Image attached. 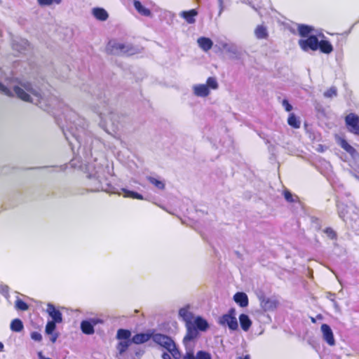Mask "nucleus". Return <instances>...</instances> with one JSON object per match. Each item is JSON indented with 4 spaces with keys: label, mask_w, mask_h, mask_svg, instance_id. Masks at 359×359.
I'll return each instance as SVG.
<instances>
[{
    "label": "nucleus",
    "mask_w": 359,
    "mask_h": 359,
    "mask_svg": "<svg viewBox=\"0 0 359 359\" xmlns=\"http://www.w3.org/2000/svg\"><path fill=\"white\" fill-rule=\"evenodd\" d=\"M206 86L212 89H217L218 88V83L215 78L209 77L207 80Z\"/></svg>",
    "instance_id": "44"
},
{
    "label": "nucleus",
    "mask_w": 359,
    "mask_h": 359,
    "mask_svg": "<svg viewBox=\"0 0 359 359\" xmlns=\"http://www.w3.org/2000/svg\"><path fill=\"white\" fill-rule=\"evenodd\" d=\"M148 181L153 184L155 187H156L158 189L163 190L165 188V183L163 181L153 177H147Z\"/></svg>",
    "instance_id": "33"
},
{
    "label": "nucleus",
    "mask_w": 359,
    "mask_h": 359,
    "mask_svg": "<svg viewBox=\"0 0 359 359\" xmlns=\"http://www.w3.org/2000/svg\"><path fill=\"white\" fill-rule=\"evenodd\" d=\"M298 43L304 51L317 50L319 47V39L316 35H310L306 39L299 40Z\"/></svg>",
    "instance_id": "9"
},
{
    "label": "nucleus",
    "mask_w": 359,
    "mask_h": 359,
    "mask_svg": "<svg viewBox=\"0 0 359 359\" xmlns=\"http://www.w3.org/2000/svg\"><path fill=\"white\" fill-rule=\"evenodd\" d=\"M320 331L322 332V336L323 340L329 345V346H334L335 345V339L334 337L333 332L330 327V325L327 324H323L320 327Z\"/></svg>",
    "instance_id": "12"
},
{
    "label": "nucleus",
    "mask_w": 359,
    "mask_h": 359,
    "mask_svg": "<svg viewBox=\"0 0 359 359\" xmlns=\"http://www.w3.org/2000/svg\"><path fill=\"white\" fill-rule=\"evenodd\" d=\"M239 321L242 330L245 332L248 331L252 325V321L249 316L244 313L241 314L239 316Z\"/></svg>",
    "instance_id": "22"
},
{
    "label": "nucleus",
    "mask_w": 359,
    "mask_h": 359,
    "mask_svg": "<svg viewBox=\"0 0 359 359\" xmlns=\"http://www.w3.org/2000/svg\"><path fill=\"white\" fill-rule=\"evenodd\" d=\"M339 216L345 222L346 224L351 225L353 222H356L359 219V210L353 206H350L348 208V215L344 212V209L346 208V205L343 203H337Z\"/></svg>",
    "instance_id": "6"
},
{
    "label": "nucleus",
    "mask_w": 359,
    "mask_h": 359,
    "mask_svg": "<svg viewBox=\"0 0 359 359\" xmlns=\"http://www.w3.org/2000/svg\"><path fill=\"white\" fill-rule=\"evenodd\" d=\"M0 292H1L6 298H8V287L4 285H0Z\"/></svg>",
    "instance_id": "46"
},
{
    "label": "nucleus",
    "mask_w": 359,
    "mask_h": 359,
    "mask_svg": "<svg viewBox=\"0 0 359 359\" xmlns=\"http://www.w3.org/2000/svg\"><path fill=\"white\" fill-rule=\"evenodd\" d=\"M10 327L13 332H19L23 330L24 327L21 320L16 318L12 320Z\"/></svg>",
    "instance_id": "32"
},
{
    "label": "nucleus",
    "mask_w": 359,
    "mask_h": 359,
    "mask_svg": "<svg viewBox=\"0 0 359 359\" xmlns=\"http://www.w3.org/2000/svg\"><path fill=\"white\" fill-rule=\"evenodd\" d=\"M63 114L67 123V131L69 133H65L66 139L73 151L77 149L79 157L88 161L93 156V145L98 144L99 140L94 138L87 130L86 121L74 111L66 107Z\"/></svg>",
    "instance_id": "2"
},
{
    "label": "nucleus",
    "mask_w": 359,
    "mask_h": 359,
    "mask_svg": "<svg viewBox=\"0 0 359 359\" xmlns=\"http://www.w3.org/2000/svg\"><path fill=\"white\" fill-rule=\"evenodd\" d=\"M198 46L205 52L210 50L213 45L212 40L207 37H200L197 40Z\"/></svg>",
    "instance_id": "19"
},
{
    "label": "nucleus",
    "mask_w": 359,
    "mask_h": 359,
    "mask_svg": "<svg viewBox=\"0 0 359 359\" xmlns=\"http://www.w3.org/2000/svg\"><path fill=\"white\" fill-rule=\"evenodd\" d=\"M233 300L241 307H246L248 305V297L244 292H236L233 296Z\"/></svg>",
    "instance_id": "20"
},
{
    "label": "nucleus",
    "mask_w": 359,
    "mask_h": 359,
    "mask_svg": "<svg viewBox=\"0 0 359 359\" xmlns=\"http://www.w3.org/2000/svg\"><path fill=\"white\" fill-rule=\"evenodd\" d=\"M349 207H350V206H347V205H346V209H344V213H345L346 215H348V213H349V212H348Z\"/></svg>",
    "instance_id": "56"
},
{
    "label": "nucleus",
    "mask_w": 359,
    "mask_h": 359,
    "mask_svg": "<svg viewBox=\"0 0 359 359\" xmlns=\"http://www.w3.org/2000/svg\"><path fill=\"white\" fill-rule=\"evenodd\" d=\"M311 320H312V322L315 323L314 318H312Z\"/></svg>",
    "instance_id": "59"
},
{
    "label": "nucleus",
    "mask_w": 359,
    "mask_h": 359,
    "mask_svg": "<svg viewBox=\"0 0 359 359\" xmlns=\"http://www.w3.org/2000/svg\"><path fill=\"white\" fill-rule=\"evenodd\" d=\"M284 196H285V200L287 201H288V202H293L294 201L293 196L292 195V194L289 191H285Z\"/></svg>",
    "instance_id": "49"
},
{
    "label": "nucleus",
    "mask_w": 359,
    "mask_h": 359,
    "mask_svg": "<svg viewBox=\"0 0 359 359\" xmlns=\"http://www.w3.org/2000/svg\"><path fill=\"white\" fill-rule=\"evenodd\" d=\"M260 306L264 311H274L278 305V302L274 298L261 297L260 299Z\"/></svg>",
    "instance_id": "13"
},
{
    "label": "nucleus",
    "mask_w": 359,
    "mask_h": 359,
    "mask_svg": "<svg viewBox=\"0 0 359 359\" xmlns=\"http://www.w3.org/2000/svg\"><path fill=\"white\" fill-rule=\"evenodd\" d=\"M337 95V89L332 86L324 93V96L327 98H332Z\"/></svg>",
    "instance_id": "41"
},
{
    "label": "nucleus",
    "mask_w": 359,
    "mask_h": 359,
    "mask_svg": "<svg viewBox=\"0 0 359 359\" xmlns=\"http://www.w3.org/2000/svg\"><path fill=\"white\" fill-rule=\"evenodd\" d=\"M162 358L163 359H171L170 354H168L167 353H163Z\"/></svg>",
    "instance_id": "52"
},
{
    "label": "nucleus",
    "mask_w": 359,
    "mask_h": 359,
    "mask_svg": "<svg viewBox=\"0 0 359 359\" xmlns=\"http://www.w3.org/2000/svg\"><path fill=\"white\" fill-rule=\"evenodd\" d=\"M339 144L342 149H344L347 153L350 154L352 156L357 153L356 150L344 139L340 140Z\"/></svg>",
    "instance_id": "31"
},
{
    "label": "nucleus",
    "mask_w": 359,
    "mask_h": 359,
    "mask_svg": "<svg viewBox=\"0 0 359 359\" xmlns=\"http://www.w3.org/2000/svg\"><path fill=\"white\" fill-rule=\"evenodd\" d=\"M102 320L97 318H91L88 320H83L81 323V331L86 334H93L95 332L94 326L102 323Z\"/></svg>",
    "instance_id": "11"
},
{
    "label": "nucleus",
    "mask_w": 359,
    "mask_h": 359,
    "mask_svg": "<svg viewBox=\"0 0 359 359\" xmlns=\"http://www.w3.org/2000/svg\"><path fill=\"white\" fill-rule=\"evenodd\" d=\"M282 105L287 111H290L292 109V106L289 103L288 100L286 99H284L282 101Z\"/></svg>",
    "instance_id": "47"
},
{
    "label": "nucleus",
    "mask_w": 359,
    "mask_h": 359,
    "mask_svg": "<svg viewBox=\"0 0 359 359\" xmlns=\"http://www.w3.org/2000/svg\"><path fill=\"white\" fill-rule=\"evenodd\" d=\"M37 2L41 6H48L53 4H60L62 0H37Z\"/></svg>",
    "instance_id": "38"
},
{
    "label": "nucleus",
    "mask_w": 359,
    "mask_h": 359,
    "mask_svg": "<svg viewBox=\"0 0 359 359\" xmlns=\"http://www.w3.org/2000/svg\"><path fill=\"white\" fill-rule=\"evenodd\" d=\"M237 359H250V356L249 355H245L244 356H239Z\"/></svg>",
    "instance_id": "54"
},
{
    "label": "nucleus",
    "mask_w": 359,
    "mask_h": 359,
    "mask_svg": "<svg viewBox=\"0 0 359 359\" xmlns=\"http://www.w3.org/2000/svg\"><path fill=\"white\" fill-rule=\"evenodd\" d=\"M56 323L53 321H48L46 325V333L47 334H52L53 333V331L56 328Z\"/></svg>",
    "instance_id": "40"
},
{
    "label": "nucleus",
    "mask_w": 359,
    "mask_h": 359,
    "mask_svg": "<svg viewBox=\"0 0 359 359\" xmlns=\"http://www.w3.org/2000/svg\"><path fill=\"white\" fill-rule=\"evenodd\" d=\"M134 7L136 11L142 15L149 17L151 15L150 10L144 7L139 1H134Z\"/></svg>",
    "instance_id": "26"
},
{
    "label": "nucleus",
    "mask_w": 359,
    "mask_h": 359,
    "mask_svg": "<svg viewBox=\"0 0 359 359\" xmlns=\"http://www.w3.org/2000/svg\"><path fill=\"white\" fill-rule=\"evenodd\" d=\"M193 323L194 324L195 327L197 328L198 331H205L208 327L207 321L200 316L196 317L193 320Z\"/></svg>",
    "instance_id": "28"
},
{
    "label": "nucleus",
    "mask_w": 359,
    "mask_h": 359,
    "mask_svg": "<svg viewBox=\"0 0 359 359\" xmlns=\"http://www.w3.org/2000/svg\"><path fill=\"white\" fill-rule=\"evenodd\" d=\"M131 341L130 340L126 341H121L117 345V350L118 351L119 354H123L126 351L129 346L130 345Z\"/></svg>",
    "instance_id": "36"
},
{
    "label": "nucleus",
    "mask_w": 359,
    "mask_h": 359,
    "mask_svg": "<svg viewBox=\"0 0 359 359\" xmlns=\"http://www.w3.org/2000/svg\"><path fill=\"white\" fill-rule=\"evenodd\" d=\"M219 325L227 326L231 330H236L238 327L236 312L234 308L229 309L227 313L222 315L218 320Z\"/></svg>",
    "instance_id": "7"
},
{
    "label": "nucleus",
    "mask_w": 359,
    "mask_h": 359,
    "mask_svg": "<svg viewBox=\"0 0 359 359\" xmlns=\"http://www.w3.org/2000/svg\"><path fill=\"white\" fill-rule=\"evenodd\" d=\"M4 346L2 342H0V352L4 351Z\"/></svg>",
    "instance_id": "55"
},
{
    "label": "nucleus",
    "mask_w": 359,
    "mask_h": 359,
    "mask_svg": "<svg viewBox=\"0 0 359 359\" xmlns=\"http://www.w3.org/2000/svg\"><path fill=\"white\" fill-rule=\"evenodd\" d=\"M187 353L183 356V359H196V354L194 355L193 351V346H189Z\"/></svg>",
    "instance_id": "43"
},
{
    "label": "nucleus",
    "mask_w": 359,
    "mask_h": 359,
    "mask_svg": "<svg viewBox=\"0 0 359 359\" xmlns=\"http://www.w3.org/2000/svg\"><path fill=\"white\" fill-rule=\"evenodd\" d=\"M196 359H212L209 352L205 351H198L196 353Z\"/></svg>",
    "instance_id": "42"
},
{
    "label": "nucleus",
    "mask_w": 359,
    "mask_h": 359,
    "mask_svg": "<svg viewBox=\"0 0 359 359\" xmlns=\"http://www.w3.org/2000/svg\"><path fill=\"white\" fill-rule=\"evenodd\" d=\"M355 177L359 180V176L357 175H355Z\"/></svg>",
    "instance_id": "58"
},
{
    "label": "nucleus",
    "mask_w": 359,
    "mask_h": 359,
    "mask_svg": "<svg viewBox=\"0 0 359 359\" xmlns=\"http://www.w3.org/2000/svg\"><path fill=\"white\" fill-rule=\"evenodd\" d=\"M345 126L347 130L359 136V116L355 113H349L344 118Z\"/></svg>",
    "instance_id": "8"
},
{
    "label": "nucleus",
    "mask_w": 359,
    "mask_h": 359,
    "mask_svg": "<svg viewBox=\"0 0 359 359\" xmlns=\"http://www.w3.org/2000/svg\"><path fill=\"white\" fill-rule=\"evenodd\" d=\"M121 190L124 193V197H128V198H136V199H140V200L143 199V196L137 192H135L133 191H129L126 189H122Z\"/></svg>",
    "instance_id": "37"
},
{
    "label": "nucleus",
    "mask_w": 359,
    "mask_h": 359,
    "mask_svg": "<svg viewBox=\"0 0 359 359\" xmlns=\"http://www.w3.org/2000/svg\"><path fill=\"white\" fill-rule=\"evenodd\" d=\"M287 123L294 128H299L300 127V121L294 114H290Z\"/></svg>",
    "instance_id": "35"
},
{
    "label": "nucleus",
    "mask_w": 359,
    "mask_h": 359,
    "mask_svg": "<svg viewBox=\"0 0 359 359\" xmlns=\"http://www.w3.org/2000/svg\"><path fill=\"white\" fill-rule=\"evenodd\" d=\"M107 50L114 55H133L137 53V48L130 43H125L115 41L109 42Z\"/></svg>",
    "instance_id": "4"
},
{
    "label": "nucleus",
    "mask_w": 359,
    "mask_h": 359,
    "mask_svg": "<svg viewBox=\"0 0 359 359\" xmlns=\"http://www.w3.org/2000/svg\"><path fill=\"white\" fill-rule=\"evenodd\" d=\"M197 14L198 13L195 9H191L189 11L181 12L180 15L188 23L192 24L195 22V17L197 15Z\"/></svg>",
    "instance_id": "21"
},
{
    "label": "nucleus",
    "mask_w": 359,
    "mask_h": 359,
    "mask_svg": "<svg viewBox=\"0 0 359 359\" xmlns=\"http://www.w3.org/2000/svg\"><path fill=\"white\" fill-rule=\"evenodd\" d=\"M31 338H32V339H33L36 341H41L42 339V336L38 332H33L31 333Z\"/></svg>",
    "instance_id": "45"
},
{
    "label": "nucleus",
    "mask_w": 359,
    "mask_h": 359,
    "mask_svg": "<svg viewBox=\"0 0 359 359\" xmlns=\"http://www.w3.org/2000/svg\"><path fill=\"white\" fill-rule=\"evenodd\" d=\"M318 37L321 39L320 41H319L318 49L325 54L332 53L333 51V46L329 41L323 39V38H325L324 34H320L318 35Z\"/></svg>",
    "instance_id": "16"
},
{
    "label": "nucleus",
    "mask_w": 359,
    "mask_h": 359,
    "mask_svg": "<svg viewBox=\"0 0 359 359\" xmlns=\"http://www.w3.org/2000/svg\"><path fill=\"white\" fill-rule=\"evenodd\" d=\"M86 170L88 172L86 184L90 191L114 192L104 174V168L101 164L92 165L88 161Z\"/></svg>",
    "instance_id": "3"
},
{
    "label": "nucleus",
    "mask_w": 359,
    "mask_h": 359,
    "mask_svg": "<svg viewBox=\"0 0 359 359\" xmlns=\"http://www.w3.org/2000/svg\"><path fill=\"white\" fill-rule=\"evenodd\" d=\"M220 46L224 51L233 55H236L238 53V48L234 43L221 42Z\"/></svg>",
    "instance_id": "23"
},
{
    "label": "nucleus",
    "mask_w": 359,
    "mask_h": 359,
    "mask_svg": "<svg viewBox=\"0 0 359 359\" xmlns=\"http://www.w3.org/2000/svg\"><path fill=\"white\" fill-rule=\"evenodd\" d=\"M153 331H149L147 333H139L134 335L132 338V342L135 344H141L148 341L152 337Z\"/></svg>",
    "instance_id": "17"
},
{
    "label": "nucleus",
    "mask_w": 359,
    "mask_h": 359,
    "mask_svg": "<svg viewBox=\"0 0 359 359\" xmlns=\"http://www.w3.org/2000/svg\"><path fill=\"white\" fill-rule=\"evenodd\" d=\"M179 316L186 325L194 324L193 320L195 319L194 314L190 311V307L189 306L183 307L179 311Z\"/></svg>",
    "instance_id": "14"
},
{
    "label": "nucleus",
    "mask_w": 359,
    "mask_h": 359,
    "mask_svg": "<svg viewBox=\"0 0 359 359\" xmlns=\"http://www.w3.org/2000/svg\"><path fill=\"white\" fill-rule=\"evenodd\" d=\"M58 335L57 334L55 333V334H52V337L50 338V341L54 343L55 342V341L57 340V338Z\"/></svg>",
    "instance_id": "50"
},
{
    "label": "nucleus",
    "mask_w": 359,
    "mask_h": 359,
    "mask_svg": "<svg viewBox=\"0 0 359 359\" xmlns=\"http://www.w3.org/2000/svg\"><path fill=\"white\" fill-rule=\"evenodd\" d=\"M28 46L29 43L26 39H20L18 40H14L13 43V49L17 50L19 52L26 50Z\"/></svg>",
    "instance_id": "27"
},
{
    "label": "nucleus",
    "mask_w": 359,
    "mask_h": 359,
    "mask_svg": "<svg viewBox=\"0 0 359 359\" xmlns=\"http://www.w3.org/2000/svg\"><path fill=\"white\" fill-rule=\"evenodd\" d=\"M325 233L327 234V236L330 238L331 239H334L336 237V233L334 231V230L331 228H327L325 230Z\"/></svg>",
    "instance_id": "48"
},
{
    "label": "nucleus",
    "mask_w": 359,
    "mask_h": 359,
    "mask_svg": "<svg viewBox=\"0 0 359 359\" xmlns=\"http://www.w3.org/2000/svg\"><path fill=\"white\" fill-rule=\"evenodd\" d=\"M218 2L220 7L219 13H221L223 10V0H218Z\"/></svg>",
    "instance_id": "53"
},
{
    "label": "nucleus",
    "mask_w": 359,
    "mask_h": 359,
    "mask_svg": "<svg viewBox=\"0 0 359 359\" xmlns=\"http://www.w3.org/2000/svg\"><path fill=\"white\" fill-rule=\"evenodd\" d=\"M92 12L94 17L101 21L106 20L109 16L107 12L102 8H95Z\"/></svg>",
    "instance_id": "25"
},
{
    "label": "nucleus",
    "mask_w": 359,
    "mask_h": 359,
    "mask_svg": "<svg viewBox=\"0 0 359 359\" xmlns=\"http://www.w3.org/2000/svg\"><path fill=\"white\" fill-rule=\"evenodd\" d=\"M313 31V28L311 26L306 25H298L299 34L302 37L308 36Z\"/></svg>",
    "instance_id": "29"
},
{
    "label": "nucleus",
    "mask_w": 359,
    "mask_h": 359,
    "mask_svg": "<svg viewBox=\"0 0 359 359\" xmlns=\"http://www.w3.org/2000/svg\"><path fill=\"white\" fill-rule=\"evenodd\" d=\"M151 339L156 344L168 350L173 357L177 358L180 355L174 341L170 337L160 333H154L153 331Z\"/></svg>",
    "instance_id": "5"
},
{
    "label": "nucleus",
    "mask_w": 359,
    "mask_h": 359,
    "mask_svg": "<svg viewBox=\"0 0 359 359\" xmlns=\"http://www.w3.org/2000/svg\"><path fill=\"white\" fill-rule=\"evenodd\" d=\"M193 91L195 95L204 97L210 94V90L205 84H198L193 86Z\"/></svg>",
    "instance_id": "18"
},
{
    "label": "nucleus",
    "mask_w": 359,
    "mask_h": 359,
    "mask_svg": "<svg viewBox=\"0 0 359 359\" xmlns=\"http://www.w3.org/2000/svg\"><path fill=\"white\" fill-rule=\"evenodd\" d=\"M15 307L18 310L26 311L28 309V305L22 300L18 299L15 301Z\"/></svg>",
    "instance_id": "39"
},
{
    "label": "nucleus",
    "mask_w": 359,
    "mask_h": 359,
    "mask_svg": "<svg viewBox=\"0 0 359 359\" xmlns=\"http://www.w3.org/2000/svg\"><path fill=\"white\" fill-rule=\"evenodd\" d=\"M0 93L8 96H16L18 98L27 102L33 103L44 111L53 112L61 109L63 104L55 96L48 95L42 96L39 89L30 82L14 78L0 79Z\"/></svg>",
    "instance_id": "1"
},
{
    "label": "nucleus",
    "mask_w": 359,
    "mask_h": 359,
    "mask_svg": "<svg viewBox=\"0 0 359 359\" xmlns=\"http://www.w3.org/2000/svg\"><path fill=\"white\" fill-rule=\"evenodd\" d=\"M130 335H131V332L128 330L119 329L117 331L116 337L118 339H121L123 341H126V340H129Z\"/></svg>",
    "instance_id": "34"
},
{
    "label": "nucleus",
    "mask_w": 359,
    "mask_h": 359,
    "mask_svg": "<svg viewBox=\"0 0 359 359\" xmlns=\"http://www.w3.org/2000/svg\"><path fill=\"white\" fill-rule=\"evenodd\" d=\"M255 34L259 39H266L268 36L266 28L262 25H259L255 30Z\"/></svg>",
    "instance_id": "30"
},
{
    "label": "nucleus",
    "mask_w": 359,
    "mask_h": 359,
    "mask_svg": "<svg viewBox=\"0 0 359 359\" xmlns=\"http://www.w3.org/2000/svg\"><path fill=\"white\" fill-rule=\"evenodd\" d=\"M38 357H39V359H52V358H46L45 356H43V355L42 354V352H41V351L38 353Z\"/></svg>",
    "instance_id": "51"
},
{
    "label": "nucleus",
    "mask_w": 359,
    "mask_h": 359,
    "mask_svg": "<svg viewBox=\"0 0 359 359\" xmlns=\"http://www.w3.org/2000/svg\"><path fill=\"white\" fill-rule=\"evenodd\" d=\"M46 312L48 313L49 316L52 318L50 321H53L57 323H60L62 321V313L55 309L53 304H48Z\"/></svg>",
    "instance_id": "15"
},
{
    "label": "nucleus",
    "mask_w": 359,
    "mask_h": 359,
    "mask_svg": "<svg viewBox=\"0 0 359 359\" xmlns=\"http://www.w3.org/2000/svg\"><path fill=\"white\" fill-rule=\"evenodd\" d=\"M318 151H323V146L322 145H318Z\"/></svg>",
    "instance_id": "57"
},
{
    "label": "nucleus",
    "mask_w": 359,
    "mask_h": 359,
    "mask_svg": "<svg viewBox=\"0 0 359 359\" xmlns=\"http://www.w3.org/2000/svg\"><path fill=\"white\" fill-rule=\"evenodd\" d=\"M100 116L102 120L106 123V125L111 124L113 126H115L116 124L114 121V119L116 117V115L114 113L109 112L105 114L104 112H100Z\"/></svg>",
    "instance_id": "24"
},
{
    "label": "nucleus",
    "mask_w": 359,
    "mask_h": 359,
    "mask_svg": "<svg viewBox=\"0 0 359 359\" xmlns=\"http://www.w3.org/2000/svg\"><path fill=\"white\" fill-rule=\"evenodd\" d=\"M187 334L183 339V343L186 349H188L189 346H193L191 341L195 340L198 336V331L195 327L194 324L186 325Z\"/></svg>",
    "instance_id": "10"
}]
</instances>
